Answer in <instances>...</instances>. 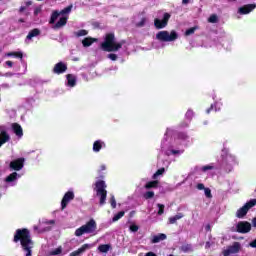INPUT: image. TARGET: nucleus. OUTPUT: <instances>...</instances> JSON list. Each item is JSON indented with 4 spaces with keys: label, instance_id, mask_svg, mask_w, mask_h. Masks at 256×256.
I'll use <instances>...</instances> for the list:
<instances>
[{
    "label": "nucleus",
    "instance_id": "nucleus-1",
    "mask_svg": "<svg viewBox=\"0 0 256 256\" xmlns=\"http://www.w3.org/2000/svg\"><path fill=\"white\" fill-rule=\"evenodd\" d=\"M17 241H20L23 250L26 252L25 256H31L33 241H31V234H29V230H17L14 236V242L17 243Z\"/></svg>",
    "mask_w": 256,
    "mask_h": 256
},
{
    "label": "nucleus",
    "instance_id": "nucleus-2",
    "mask_svg": "<svg viewBox=\"0 0 256 256\" xmlns=\"http://www.w3.org/2000/svg\"><path fill=\"white\" fill-rule=\"evenodd\" d=\"M71 9H73V6H68L61 12H53L50 23H55L59 17V21L55 24L54 29H61V27H65V25H67V20L69 19V13H71Z\"/></svg>",
    "mask_w": 256,
    "mask_h": 256
},
{
    "label": "nucleus",
    "instance_id": "nucleus-3",
    "mask_svg": "<svg viewBox=\"0 0 256 256\" xmlns=\"http://www.w3.org/2000/svg\"><path fill=\"white\" fill-rule=\"evenodd\" d=\"M123 43L125 42L124 41L117 42L115 40V34L109 33V34H106L104 38V42L101 44V48L103 49V51H108V52L119 51V49L123 47Z\"/></svg>",
    "mask_w": 256,
    "mask_h": 256
},
{
    "label": "nucleus",
    "instance_id": "nucleus-4",
    "mask_svg": "<svg viewBox=\"0 0 256 256\" xmlns=\"http://www.w3.org/2000/svg\"><path fill=\"white\" fill-rule=\"evenodd\" d=\"M75 237H83V235H97V222L90 219L86 224L82 225L74 232Z\"/></svg>",
    "mask_w": 256,
    "mask_h": 256
},
{
    "label": "nucleus",
    "instance_id": "nucleus-5",
    "mask_svg": "<svg viewBox=\"0 0 256 256\" xmlns=\"http://www.w3.org/2000/svg\"><path fill=\"white\" fill-rule=\"evenodd\" d=\"M156 39L162 43H171L179 39V34L175 30L170 32L167 30H162L156 34Z\"/></svg>",
    "mask_w": 256,
    "mask_h": 256
},
{
    "label": "nucleus",
    "instance_id": "nucleus-6",
    "mask_svg": "<svg viewBox=\"0 0 256 256\" xmlns=\"http://www.w3.org/2000/svg\"><path fill=\"white\" fill-rule=\"evenodd\" d=\"M107 185H105V181L96 182V195L100 197V205H105V201L107 199Z\"/></svg>",
    "mask_w": 256,
    "mask_h": 256
},
{
    "label": "nucleus",
    "instance_id": "nucleus-7",
    "mask_svg": "<svg viewBox=\"0 0 256 256\" xmlns=\"http://www.w3.org/2000/svg\"><path fill=\"white\" fill-rule=\"evenodd\" d=\"M255 205H256V199L250 200L236 212V217H238V219L245 217L249 209H251V207H255Z\"/></svg>",
    "mask_w": 256,
    "mask_h": 256
},
{
    "label": "nucleus",
    "instance_id": "nucleus-8",
    "mask_svg": "<svg viewBox=\"0 0 256 256\" xmlns=\"http://www.w3.org/2000/svg\"><path fill=\"white\" fill-rule=\"evenodd\" d=\"M169 19H171V15L169 13H165L162 20L156 18L154 20L156 29H165V27H167V23H169Z\"/></svg>",
    "mask_w": 256,
    "mask_h": 256
},
{
    "label": "nucleus",
    "instance_id": "nucleus-9",
    "mask_svg": "<svg viewBox=\"0 0 256 256\" xmlns=\"http://www.w3.org/2000/svg\"><path fill=\"white\" fill-rule=\"evenodd\" d=\"M241 251V243L235 242L231 246H229L226 250H224L223 255L229 256L234 255L235 253H239Z\"/></svg>",
    "mask_w": 256,
    "mask_h": 256
},
{
    "label": "nucleus",
    "instance_id": "nucleus-10",
    "mask_svg": "<svg viewBox=\"0 0 256 256\" xmlns=\"http://www.w3.org/2000/svg\"><path fill=\"white\" fill-rule=\"evenodd\" d=\"M232 231H237V233H249V231H251V223L239 222L236 224V229H233Z\"/></svg>",
    "mask_w": 256,
    "mask_h": 256
},
{
    "label": "nucleus",
    "instance_id": "nucleus-11",
    "mask_svg": "<svg viewBox=\"0 0 256 256\" xmlns=\"http://www.w3.org/2000/svg\"><path fill=\"white\" fill-rule=\"evenodd\" d=\"M73 199H75V194L73 193V191H68L62 199V202H61L62 209H65L69 201H73Z\"/></svg>",
    "mask_w": 256,
    "mask_h": 256
},
{
    "label": "nucleus",
    "instance_id": "nucleus-12",
    "mask_svg": "<svg viewBox=\"0 0 256 256\" xmlns=\"http://www.w3.org/2000/svg\"><path fill=\"white\" fill-rule=\"evenodd\" d=\"M92 247H95L94 244H83L80 248H78L76 251L72 252L70 256H77L81 255V253H85V251H89V249H92Z\"/></svg>",
    "mask_w": 256,
    "mask_h": 256
},
{
    "label": "nucleus",
    "instance_id": "nucleus-13",
    "mask_svg": "<svg viewBox=\"0 0 256 256\" xmlns=\"http://www.w3.org/2000/svg\"><path fill=\"white\" fill-rule=\"evenodd\" d=\"M23 163H25V159L19 158L17 160H14L10 163L11 169H14V171H21L23 169Z\"/></svg>",
    "mask_w": 256,
    "mask_h": 256
},
{
    "label": "nucleus",
    "instance_id": "nucleus-14",
    "mask_svg": "<svg viewBox=\"0 0 256 256\" xmlns=\"http://www.w3.org/2000/svg\"><path fill=\"white\" fill-rule=\"evenodd\" d=\"M255 8H256L255 4H249L239 8L238 13H240V15H249V13H251V11H253V9Z\"/></svg>",
    "mask_w": 256,
    "mask_h": 256
},
{
    "label": "nucleus",
    "instance_id": "nucleus-15",
    "mask_svg": "<svg viewBox=\"0 0 256 256\" xmlns=\"http://www.w3.org/2000/svg\"><path fill=\"white\" fill-rule=\"evenodd\" d=\"M54 73H56L57 75H61V73H65V71H67V64L63 63V62H59L54 66L53 69Z\"/></svg>",
    "mask_w": 256,
    "mask_h": 256
},
{
    "label": "nucleus",
    "instance_id": "nucleus-16",
    "mask_svg": "<svg viewBox=\"0 0 256 256\" xmlns=\"http://www.w3.org/2000/svg\"><path fill=\"white\" fill-rule=\"evenodd\" d=\"M10 139L11 137L9 136L7 131L1 129L0 130V147H3V145H5V143H7Z\"/></svg>",
    "mask_w": 256,
    "mask_h": 256
},
{
    "label": "nucleus",
    "instance_id": "nucleus-17",
    "mask_svg": "<svg viewBox=\"0 0 256 256\" xmlns=\"http://www.w3.org/2000/svg\"><path fill=\"white\" fill-rule=\"evenodd\" d=\"M12 131H14L16 137H19V139H21V137H23V128L21 127V125H19L17 123H13Z\"/></svg>",
    "mask_w": 256,
    "mask_h": 256
},
{
    "label": "nucleus",
    "instance_id": "nucleus-18",
    "mask_svg": "<svg viewBox=\"0 0 256 256\" xmlns=\"http://www.w3.org/2000/svg\"><path fill=\"white\" fill-rule=\"evenodd\" d=\"M66 78L68 87H75V84L77 83V78L73 74H68Z\"/></svg>",
    "mask_w": 256,
    "mask_h": 256
},
{
    "label": "nucleus",
    "instance_id": "nucleus-19",
    "mask_svg": "<svg viewBox=\"0 0 256 256\" xmlns=\"http://www.w3.org/2000/svg\"><path fill=\"white\" fill-rule=\"evenodd\" d=\"M102 147H105V142L98 140L95 141L93 144V151H95V153H99V151H101Z\"/></svg>",
    "mask_w": 256,
    "mask_h": 256
},
{
    "label": "nucleus",
    "instance_id": "nucleus-20",
    "mask_svg": "<svg viewBox=\"0 0 256 256\" xmlns=\"http://www.w3.org/2000/svg\"><path fill=\"white\" fill-rule=\"evenodd\" d=\"M224 165H235V157H233L231 154H227L225 158L223 159Z\"/></svg>",
    "mask_w": 256,
    "mask_h": 256
},
{
    "label": "nucleus",
    "instance_id": "nucleus-21",
    "mask_svg": "<svg viewBox=\"0 0 256 256\" xmlns=\"http://www.w3.org/2000/svg\"><path fill=\"white\" fill-rule=\"evenodd\" d=\"M39 33V29H33L32 31H30L26 37V43H29V41H31L33 37H37Z\"/></svg>",
    "mask_w": 256,
    "mask_h": 256
},
{
    "label": "nucleus",
    "instance_id": "nucleus-22",
    "mask_svg": "<svg viewBox=\"0 0 256 256\" xmlns=\"http://www.w3.org/2000/svg\"><path fill=\"white\" fill-rule=\"evenodd\" d=\"M165 239H167V235L165 234L154 235L152 237V243H159L161 241H165Z\"/></svg>",
    "mask_w": 256,
    "mask_h": 256
},
{
    "label": "nucleus",
    "instance_id": "nucleus-23",
    "mask_svg": "<svg viewBox=\"0 0 256 256\" xmlns=\"http://www.w3.org/2000/svg\"><path fill=\"white\" fill-rule=\"evenodd\" d=\"M183 217H184L183 213H178L175 216L170 217L169 218L170 225L177 223V221H179V219H183Z\"/></svg>",
    "mask_w": 256,
    "mask_h": 256
},
{
    "label": "nucleus",
    "instance_id": "nucleus-24",
    "mask_svg": "<svg viewBox=\"0 0 256 256\" xmlns=\"http://www.w3.org/2000/svg\"><path fill=\"white\" fill-rule=\"evenodd\" d=\"M4 57H16L18 59H23V52H7Z\"/></svg>",
    "mask_w": 256,
    "mask_h": 256
},
{
    "label": "nucleus",
    "instance_id": "nucleus-25",
    "mask_svg": "<svg viewBox=\"0 0 256 256\" xmlns=\"http://www.w3.org/2000/svg\"><path fill=\"white\" fill-rule=\"evenodd\" d=\"M95 41H97V39L85 38L82 41V45H84V47H91V45H93V43H95Z\"/></svg>",
    "mask_w": 256,
    "mask_h": 256
},
{
    "label": "nucleus",
    "instance_id": "nucleus-26",
    "mask_svg": "<svg viewBox=\"0 0 256 256\" xmlns=\"http://www.w3.org/2000/svg\"><path fill=\"white\" fill-rule=\"evenodd\" d=\"M17 177H19V174L17 172H13L6 178V182L13 183V181H17Z\"/></svg>",
    "mask_w": 256,
    "mask_h": 256
},
{
    "label": "nucleus",
    "instance_id": "nucleus-27",
    "mask_svg": "<svg viewBox=\"0 0 256 256\" xmlns=\"http://www.w3.org/2000/svg\"><path fill=\"white\" fill-rule=\"evenodd\" d=\"M63 253V247L59 246L57 248H54L49 252V255L55 256V255H61Z\"/></svg>",
    "mask_w": 256,
    "mask_h": 256
},
{
    "label": "nucleus",
    "instance_id": "nucleus-28",
    "mask_svg": "<svg viewBox=\"0 0 256 256\" xmlns=\"http://www.w3.org/2000/svg\"><path fill=\"white\" fill-rule=\"evenodd\" d=\"M109 249H111V245L109 244H103L98 247V251H100V253H107Z\"/></svg>",
    "mask_w": 256,
    "mask_h": 256
},
{
    "label": "nucleus",
    "instance_id": "nucleus-29",
    "mask_svg": "<svg viewBox=\"0 0 256 256\" xmlns=\"http://www.w3.org/2000/svg\"><path fill=\"white\" fill-rule=\"evenodd\" d=\"M158 183H159V182H158L157 180L148 182V183L145 185V188H146V189H151V188H153V187H157V184H158Z\"/></svg>",
    "mask_w": 256,
    "mask_h": 256
},
{
    "label": "nucleus",
    "instance_id": "nucleus-30",
    "mask_svg": "<svg viewBox=\"0 0 256 256\" xmlns=\"http://www.w3.org/2000/svg\"><path fill=\"white\" fill-rule=\"evenodd\" d=\"M125 215V211H120L118 214H116L112 221L115 223V221H119V219H121V217H123Z\"/></svg>",
    "mask_w": 256,
    "mask_h": 256
},
{
    "label": "nucleus",
    "instance_id": "nucleus-31",
    "mask_svg": "<svg viewBox=\"0 0 256 256\" xmlns=\"http://www.w3.org/2000/svg\"><path fill=\"white\" fill-rule=\"evenodd\" d=\"M164 173H165V168H160L159 170H157L156 173H154L153 179H157V177H159V175H163Z\"/></svg>",
    "mask_w": 256,
    "mask_h": 256
},
{
    "label": "nucleus",
    "instance_id": "nucleus-32",
    "mask_svg": "<svg viewBox=\"0 0 256 256\" xmlns=\"http://www.w3.org/2000/svg\"><path fill=\"white\" fill-rule=\"evenodd\" d=\"M153 197H155V192L153 191H148L144 194L145 199H153Z\"/></svg>",
    "mask_w": 256,
    "mask_h": 256
},
{
    "label": "nucleus",
    "instance_id": "nucleus-33",
    "mask_svg": "<svg viewBox=\"0 0 256 256\" xmlns=\"http://www.w3.org/2000/svg\"><path fill=\"white\" fill-rule=\"evenodd\" d=\"M158 215H163L164 211H165V205L163 204H158Z\"/></svg>",
    "mask_w": 256,
    "mask_h": 256
},
{
    "label": "nucleus",
    "instance_id": "nucleus-34",
    "mask_svg": "<svg viewBox=\"0 0 256 256\" xmlns=\"http://www.w3.org/2000/svg\"><path fill=\"white\" fill-rule=\"evenodd\" d=\"M130 231L132 233H137V231H139V226H137L135 224L130 225Z\"/></svg>",
    "mask_w": 256,
    "mask_h": 256
},
{
    "label": "nucleus",
    "instance_id": "nucleus-35",
    "mask_svg": "<svg viewBox=\"0 0 256 256\" xmlns=\"http://www.w3.org/2000/svg\"><path fill=\"white\" fill-rule=\"evenodd\" d=\"M77 37H85L87 35V30H80L76 32Z\"/></svg>",
    "mask_w": 256,
    "mask_h": 256
},
{
    "label": "nucleus",
    "instance_id": "nucleus-36",
    "mask_svg": "<svg viewBox=\"0 0 256 256\" xmlns=\"http://www.w3.org/2000/svg\"><path fill=\"white\" fill-rule=\"evenodd\" d=\"M204 193L205 196L208 197V199H211L212 195H211V189L209 188H204Z\"/></svg>",
    "mask_w": 256,
    "mask_h": 256
},
{
    "label": "nucleus",
    "instance_id": "nucleus-37",
    "mask_svg": "<svg viewBox=\"0 0 256 256\" xmlns=\"http://www.w3.org/2000/svg\"><path fill=\"white\" fill-rule=\"evenodd\" d=\"M110 203H111V206L113 207V209H115V207H117V201L115 200V196H111Z\"/></svg>",
    "mask_w": 256,
    "mask_h": 256
},
{
    "label": "nucleus",
    "instance_id": "nucleus-38",
    "mask_svg": "<svg viewBox=\"0 0 256 256\" xmlns=\"http://www.w3.org/2000/svg\"><path fill=\"white\" fill-rule=\"evenodd\" d=\"M208 21L209 23H217V15H211Z\"/></svg>",
    "mask_w": 256,
    "mask_h": 256
},
{
    "label": "nucleus",
    "instance_id": "nucleus-39",
    "mask_svg": "<svg viewBox=\"0 0 256 256\" xmlns=\"http://www.w3.org/2000/svg\"><path fill=\"white\" fill-rule=\"evenodd\" d=\"M195 29H196L195 27L189 28L188 30H186L185 35L186 36L193 35V33H195Z\"/></svg>",
    "mask_w": 256,
    "mask_h": 256
},
{
    "label": "nucleus",
    "instance_id": "nucleus-40",
    "mask_svg": "<svg viewBox=\"0 0 256 256\" xmlns=\"http://www.w3.org/2000/svg\"><path fill=\"white\" fill-rule=\"evenodd\" d=\"M202 171H210L211 169H214V166L213 165H206V166H203L202 168Z\"/></svg>",
    "mask_w": 256,
    "mask_h": 256
},
{
    "label": "nucleus",
    "instance_id": "nucleus-41",
    "mask_svg": "<svg viewBox=\"0 0 256 256\" xmlns=\"http://www.w3.org/2000/svg\"><path fill=\"white\" fill-rule=\"evenodd\" d=\"M147 23V18H142L140 22L137 23L138 27H143Z\"/></svg>",
    "mask_w": 256,
    "mask_h": 256
},
{
    "label": "nucleus",
    "instance_id": "nucleus-42",
    "mask_svg": "<svg viewBox=\"0 0 256 256\" xmlns=\"http://www.w3.org/2000/svg\"><path fill=\"white\" fill-rule=\"evenodd\" d=\"M108 59H111V61H117V54H109Z\"/></svg>",
    "mask_w": 256,
    "mask_h": 256
},
{
    "label": "nucleus",
    "instance_id": "nucleus-43",
    "mask_svg": "<svg viewBox=\"0 0 256 256\" xmlns=\"http://www.w3.org/2000/svg\"><path fill=\"white\" fill-rule=\"evenodd\" d=\"M171 153H172V155H181V153H183V151H181V150H172Z\"/></svg>",
    "mask_w": 256,
    "mask_h": 256
},
{
    "label": "nucleus",
    "instance_id": "nucleus-44",
    "mask_svg": "<svg viewBox=\"0 0 256 256\" xmlns=\"http://www.w3.org/2000/svg\"><path fill=\"white\" fill-rule=\"evenodd\" d=\"M186 117H187L188 119H191V117H193V111L188 110L187 113H186Z\"/></svg>",
    "mask_w": 256,
    "mask_h": 256
},
{
    "label": "nucleus",
    "instance_id": "nucleus-45",
    "mask_svg": "<svg viewBox=\"0 0 256 256\" xmlns=\"http://www.w3.org/2000/svg\"><path fill=\"white\" fill-rule=\"evenodd\" d=\"M41 13V7H36L34 10V15H39Z\"/></svg>",
    "mask_w": 256,
    "mask_h": 256
},
{
    "label": "nucleus",
    "instance_id": "nucleus-46",
    "mask_svg": "<svg viewBox=\"0 0 256 256\" xmlns=\"http://www.w3.org/2000/svg\"><path fill=\"white\" fill-rule=\"evenodd\" d=\"M197 189H199V191H202V189L205 190V185H203V184H198V185H197Z\"/></svg>",
    "mask_w": 256,
    "mask_h": 256
},
{
    "label": "nucleus",
    "instance_id": "nucleus-47",
    "mask_svg": "<svg viewBox=\"0 0 256 256\" xmlns=\"http://www.w3.org/2000/svg\"><path fill=\"white\" fill-rule=\"evenodd\" d=\"M5 65H7L8 67H13V63L11 61H6Z\"/></svg>",
    "mask_w": 256,
    "mask_h": 256
},
{
    "label": "nucleus",
    "instance_id": "nucleus-48",
    "mask_svg": "<svg viewBox=\"0 0 256 256\" xmlns=\"http://www.w3.org/2000/svg\"><path fill=\"white\" fill-rule=\"evenodd\" d=\"M145 256H157V254L153 253V252H148L145 254Z\"/></svg>",
    "mask_w": 256,
    "mask_h": 256
},
{
    "label": "nucleus",
    "instance_id": "nucleus-49",
    "mask_svg": "<svg viewBox=\"0 0 256 256\" xmlns=\"http://www.w3.org/2000/svg\"><path fill=\"white\" fill-rule=\"evenodd\" d=\"M250 247H256V239L250 243Z\"/></svg>",
    "mask_w": 256,
    "mask_h": 256
},
{
    "label": "nucleus",
    "instance_id": "nucleus-50",
    "mask_svg": "<svg viewBox=\"0 0 256 256\" xmlns=\"http://www.w3.org/2000/svg\"><path fill=\"white\" fill-rule=\"evenodd\" d=\"M252 225H253V227H256V218H254V219L252 220Z\"/></svg>",
    "mask_w": 256,
    "mask_h": 256
},
{
    "label": "nucleus",
    "instance_id": "nucleus-51",
    "mask_svg": "<svg viewBox=\"0 0 256 256\" xmlns=\"http://www.w3.org/2000/svg\"><path fill=\"white\" fill-rule=\"evenodd\" d=\"M183 5H187L189 3V0H182Z\"/></svg>",
    "mask_w": 256,
    "mask_h": 256
},
{
    "label": "nucleus",
    "instance_id": "nucleus-52",
    "mask_svg": "<svg viewBox=\"0 0 256 256\" xmlns=\"http://www.w3.org/2000/svg\"><path fill=\"white\" fill-rule=\"evenodd\" d=\"M25 11V7H20V13H23Z\"/></svg>",
    "mask_w": 256,
    "mask_h": 256
},
{
    "label": "nucleus",
    "instance_id": "nucleus-53",
    "mask_svg": "<svg viewBox=\"0 0 256 256\" xmlns=\"http://www.w3.org/2000/svg\"><path fill=\"white\" fill-rule=\"evenodd\" d=\"M182 139H186L187 136L185 134H183L182 136H180Z\"/></svg>",
    "mask_w": 256,
    "mask_h": 256
},
{
    "label": "nucleus",
    "instance_id": "nucleus-54",
    "mask_svg": "<svg viewBox=\"0 0 256 256\" xmlns=\"http://www.w3.org/2000/svg\"><path fill=\"white\" fill-rule=\"evenodd\" d=\"M101 170H102V171H105V165H102V166H101Z\"/></svg>",
    "mask_w": 256,
    "mask_h": 256
},
{
    "label": "nucleus",
    "instance_id": "nucleus-55",
    "mask_svg": "<svg viewBox=\"0 0 256 256\" xmlns=\"http://www.w3.org/2000/svg\"><path fill=\"white\" fill-rule=\"evenodd\" d=\"M219 105V107H221V105L220 104H218ZM221 108H215V111H219Z\"/></svg>",
    "mask_w": 256,
    "mask_h": 256
},
{
    "label": "nucleus",
    "instance_id": "nucleus-56",
    "mask_svg": "<svg viewBox=\"0 0 256 256\" xmlns=\"http://www.w3.org/2000/svg\"><path fill=\"white\" fill-rule=\"evenodd\" d=\"M211 109H213V105L211 106L210 109L207 110V113H209L211 111Z\"/></svg>",
    "mask_w": 256,
    "mask_h": 256
}]
</instances>
